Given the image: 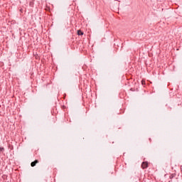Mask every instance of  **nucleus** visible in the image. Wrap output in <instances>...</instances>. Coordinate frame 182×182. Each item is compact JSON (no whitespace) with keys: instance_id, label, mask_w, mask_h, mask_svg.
Listing matches in <instances>:
<instances>
[{"instance_id":"1","label":"nucleus","mask_w":182,"mask_h":182,"mask_svg":"<svg viewBox=\"0 0 182 182\" xmlns=\"http://www.w3.org/2000/svg\"><path fill=\"white\" fill-rule=\"evenodd\" d=\"M38 163H39V161H38V160H36V161L31 162V167H35L36 166V164H38Z\"/></svg>"},{"instance_id":"2","label":"nucleus","mask_w":182,"mask_h":182,"mask_svg":"<svg viewBox=\"0 0 182 182\" xmlns=\"http://www.w3.org/2000/svg\"><path fill=\"white\" fill-rule=\"evenodd\" d=\"M149 164L147 162H143L141 164L142 168H147Z\"/></svg>"},{"instance_id":"3","label":"nucleus","mask_w":182,"mask_h":182,"mask_svg":"<svg viewBox=\"0 0 182 182\" xmlns=\"http://www.w3.org/2000/svg\"><path fill=\"white\" fill-rule=\"evenodd\" d=\"M77 35L82 36V35H83V32L82 31H80V30H78L77 31Z\"/></svg>"},{"instance_id":"4","label":"nucleus","mask_w":182,"mask_h":182,"mask_svg":"<svg viewBox=\"0 0 182 182\" xmlns=\"http://www.w3.org/2000/svg\"><path fill=\"white\" fill-rule=\"evenodd\" d=\"M4 150V148H0V151H2Z\"/></svg>"},{"instance_id":"5","label":"nucleus","mask_w":182,"mask_h":182,"mask_svg":"<svg viewBox=\"0 0 182 182\" xmlns=\"http://www.w3.org/2000/svg\"><path fill=\"white\" fill-rule=\"evenodd\" d=\"M141 82H142V85H144V81L142 80Z\"/></svg>"}]
</instances>
